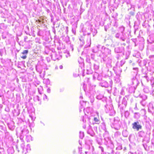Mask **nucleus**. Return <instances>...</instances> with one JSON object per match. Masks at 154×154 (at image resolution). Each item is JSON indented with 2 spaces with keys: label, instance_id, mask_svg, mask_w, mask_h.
Returning a JSON list of instances; mask_svg holds the SVG:
<instances>
[{
  "label": "nucleus",
  "instance_id": "obj_3",
  "mask_svg": "<svg viewBox=\"0 0 154 154\" xmlns=\"http://www.w3.org/2000/svg\"><path fill=\"white\" fill-rule=\"evenodd\" d=\"M94 120L95 122H98L99 121V119L96 117L94 118Z\"/></svg>",
  "mask_w": 154,
  "mask_h": 154
},
{
  "label": "nucleus",
  "instance_id": "obj_1",
  "mask_svg": "<svg viewBox=\"0 0 154 154\" xmlns=\"http://www.w3.org/2000/svg\"><path fill=\"white\" fill-rule=\"evenodd\" d=\"M132 128L133 129H136L137 131L139 130L140 129H141L142 126L139 124L138 122H134L132 124Z\"/></svg>",
  "mask_w": 154,
  "mask_h": 154
},
{
  "label": "nucleus",
  "instance_id": "obj_2",
  "mask_svg": "<svg viewBox=\"0 0 154 154\" xmlns=\"http://www.w3.org/2000/svg\"><path fill=\"white\" fill-rule=\"evenodd\" d=\"M28 53V51L25 50L23 51V52L22 53V54H27Z\"/></svg>",
  "mask_w": 154,
  "mask_h": 154
},
{
  "label": "nucleus",
  "instance_id": "obj_5",
  "mask_svg": "<svg viewBox=\"0 0 154 154\" xmlns=\"http://www.w3.org/2000/svg\"><path fill=\"white\" fill-rule=\"evenodd\" d=\"M27 38V36H26L24 38V40L25 42L26 41V40Z\"/></svg>",
  "mask_w": 154,
  "mask_h": 154
},
{
  "label": "nucleus",
  "instance_id": "obj_6",
  "mask_svg": "<svg viewBox=\"0 0 154 154\" xmlns=\"http://www.w3.org/2000/svg\"><path fill=\"white\" fill-rule=\"evenodd\" d=\"M63 68V66L62 65H60V69H62Z\"/></svg>",
  "mask_w": 154,
  "mask_h": 154
},
{
  "label": "nucleus",
  "instance_id": "obj_8",
  "mask_svg": "<svg viewBox=\"0 0 154 154\" xmlns=\"http://www.w3.org/2000/svg\"><path fill=\"white\" fill-rule=\"evenodd\" d=\"M45 96L46 98H47V96H46V95H45Z\"/></svg>",
  "mask_w": 154,
  "mask_h": 154
},
{
  "label": "nucleus",
  "instance_id": "obj_9",
  "mask_svg": "<svg viewBox=\"0 0 154 154\" xmlns=\"http://www.w3.org/2000/svg\"><path fill=\"white\" fill-rule=\"evenodd\" d=\"M47 91H48V89H47Z\"/></svg>",
  "mask_w": 154,
  "mask_h": 154
},
{
  "label": "nucleus",
  "instance_id": "obj_4",
  "mask_svg": "<svg viewBox=\"0 0 154 154\" xmlns=\"http://www.w3.org/2000/svg\"><path fill=\"white\" fill-rule=\"evenodd\" d=\"M21 57L23 59H25L26 58V55H23L21 56Z\"/></svg>",
  "mask_w": 154,
  "mask_h": 154
},
{
  "label": "nucleus",
  "instance_id": "obj_7",
  "mask_svg": "<svg viewBox=\"0 0 154 154\" xmlns=\"http://www.w3.org/2000/svg\"><path fill=\"white\" fill-rule=\"evenodd\" d=\"M38 21H39V22H41V20H38Z\"/></svg>",
  "mask_w": 154,
  "mask_h": 154
}]
</instances>
